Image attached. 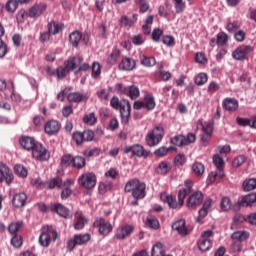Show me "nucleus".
<instances>
[{
    "mask_svg": "<svg viewBox=\"0 0 256 256\" xmlns=\"http://www.w3.org/2000/svg\"><path fill=\"white\" fill-rule=\"evenodd\" d=\"M78 68L80 71L87 72L90 66L87 63L83 64V58L81 56H74V58H69L64 62V66H59L56 70V76L59 80H64L71 72Z\"/></svg>",
    "mask_w": 256,
    "mask_h": 256,
    "instance_id": "obj_1",
    "label": "nucleus"
},
{
    "mask_svg": "<svg viewBox=\"0 0 256 256\" xmlns=\"http://www.w3.org/2000/svg\"><path fill=\"white\" fill-rule=\"evenodd\" d=\"M186 188H183L182 190H179L178 193V202L176 201L173 196H170L166 192H163L160 196L161 200L163 202H167L168 206L170 208L176 209V208H181V206H184V200L188 194H190L192 190V182L191 180H186L185 182Z\"/></svg>",
    "mask_w": 256,
    "mask_h": 256,
    "instance_id": "obj_2",
    "label": "nucleus"
},
{
    "mask_svg": "<svg viewBox=\"0 0 256 256\" xmlns=\"http://www.w3.org/2000/svg\"><path fill=\"white\" fill-rule=\"evenodd\" d=\"M125 192H131L134 198L140 200L146 196V184L145 182H140V180L134 178L127 182Z\"/></svg>",
    "mask_w": 256,
    "mask_h": 256,
    "instance_id": "obj_3",
    "label": "nucleus"
},
{
    "mask_svg": "<svg viewBox=\"0 0 256 256\" xmlns=\"http://www.w3.org/2000/svg\"><path fill=\"white\" fill-rule=\"evenodd\" d=\"M164 128L163 126H155L151 132L146 136V142L148 146H157L163 140L164 137Z\"/></svg>",
    "mask_w": 256,
    "mask_h": 256,
    "instance_id": "obj_4",
    "label": "nucleus"
},
{
    "mask_svg": "<svg viewBox=\"0 0 256 256\" xmlns=\"http://www.w3.org/2000/svg\"><path fill=\"white\" fill-rule=\"evenodd\" d=\"M51 236L54 241H56L58 238L57 232L53 230L51 226H44L39 236V243L41 244V246H49L51 242Z\"/></svg>",
    "mask_w": 256,
    "mask_h": 256,
    "instance_id": "obj_5",
    "label": "nucleus"
},
{
    "mask_svg": "<svg viewBox=\"0 0 256 256\" xmlns=\"http://www.w3.org/2000/svg\"><path fill=\"white\" fill-rule=\"evenodd\" d=\"M78 183L80 186H83V188L91 190L92 188H95L97 184V176L94 172H86L78 178Z\"/></svg>",
    "mask_w": 256,
    "mask_h": 256,
    "instance_id": "obj_6",
    "label": "nucleus"
},
{
    "mask_svg": "<svg viewBox=\"0 0 256 256\" xmlns=\"http://www.w3.org/2000/svg\"><path fill=\"white\" fill-rule=\"evenodd\" d=\"M213 163L216 166L217 172H211L210 173V182H215L217 176H219V178H223L225 176L224 174V160L221 156H219V154H215L213 156Z\"/></svg>",
    "mask_w": 256,
    "mask_h": 256,
    "instance_id": "obj_7",
    "label": "nucleus"
},
{
    "mask_svg": "<svg viewBox=\"0 0 256 256\" xmlns=\"http://www.w3.org/2000/svg\"><path fill=\"white\" fill-rule=\"evenodd\" d=\"M15 86H14V82H12V80H8V82L6 80H0V91L1 92H9L11 94L10 98L12 100V102H16L19 103L21 102L22 98L20 96V94H16L14 92Z\"/></svg>",
    "mask_w": 256,
    "mask_h": 256,
    "instance_id": "obj_8",
    "label": "nucleus"
},
{
    "mask_svg": "<svg viewBox=\"0 0 256 256\" xmlns=\"http://www.w3.org/2000/svg\"><path fill=\"white\" fill-rule=\"evenodd\" d=\"M196 140H197L196 134H193L192 132H190L187 137L183 135L174 136L171 142L172 144H174V146H187L188 144H193L194 142H196Z\"/></svg>",
    "mask_w": 256,
    "mask_h": 256,
    "instance_id": "obj_9",
    "label": "nucleus"
},
{
    "mask_svg": "<svg viewBox=\"0 0 256 256\" xmlns=\"http://www.w3.org/2000/svg\"><path fill=\"white\" fill-rule=\"evenodd\" d=\"M33 158L36 160H49L50 153L46 148L43 146V144L36 143L34 140V149H33Z\"/></svg>",
    "mask_w": 256,
    "mask_h": 256,
    "instance_id": "obj_10",
    "label": "nucleus"
},
{
    "mask_svg": "<svg viewBox=\"0 0 256 256\" xmlns=\"http://www.w3.org/2000/svg\"><path fill=\"white\" fill-rule=\"evenodd\" d=\"M5 180L6 184H12L14 180V174L10 170L9 166H6L4 162H0V183Z\"/></svg>",
    "mask_w": 256,
    "mask_h": 256,
    "instance_id": "obj_11",
    "label": "nucleus"
},
{
    "mask_svg": "<svg viewBox=\"0 0 256 256\" xmlns=\"http://www.w3.org/2000/svg\"><path fill=\"white\" fill-rule=\"evenodd\" d=\"M120 114L123 124H129V119L131 117V104L129 100H122L120 102Z\"/></svg>",
    "mask_w": 256,
    "mask_h": 256,
    "instance_id": "obj_12",
    "label": "nucleus"
},
{
    "mask_svg": "<svg viewBox=\"0 0 256 256\" xmlns=\"http://www.w3.org/2000/svg\"><path fill=\"white\" fill-rule=\"evenodd\" d=\"M253 52L252 46H240L239 48H236L234 52L232 53V57L234 60H246L248 54Z\"/></svg>",
    "mask_w": 256,
    "mask_h": 256,
    "instance_id": "obj_13",
    "label": "nucleus"
},
{
    "mask_svg": "<svg viewBox=\"0 0 256 256\" xmlns=\"http://www.w3.org/2000/svg\"><path fill=\"white\" fill-rule=\"evenodd\" d=\"M253 204H256V192L243 196L242 200L234 204V209L239 210L241 206H253Z\"/></svg>",
    "mask_w": 256,
    "mask_h": 256,
    "instance_id": "obj_14",
    "label": "nucleus"
},
{
    "mask_svg": "<svg viewBox=\"0 0 256 256\" xmlns=\"http://www.w3.org/2000/svg\"><path fill=\"white\" fill-rule=\"evenodd\" d=\"M48 8V5L45 4L44 2H41L40 4H35L30 8L28 16L29 18H39L46 12Z\"/></svg>",
    "mask_w": 256,
    "mask_h": 256,
    "instance_id": "obj_15",
    "label": "nucleus"
},
{
    "mask_svg": "<svg viewBox=\"0 0 256 256\" xmlns=\"http://www.w3.org/2000/svg\"><path fill=\"white\" fill-rule=\"evenodd\" d=\"M94 226L99 228L100 234H103L104 236H106L113 230L112 224H110L109 222H105V218H98L97 220H95Z\"/></svg>",
    "mask_w": 256,
    "mask_h": 256,
    "instance_id": "obj_16",
    "label": "nucleus"
},
{
    "mask_svg": "<svg viewBox=\"0 0 256 256\" xmlns=\"http://www.w3.org/2000/svg\"><path fill=\"white\" fill-rule=\"evenodd\" d=\"M129 152H132L134 156H138L139 158L149 155V152L144 150V147L140 144H135L134 146H125L124 153L128 154Z\"/></svg>",
    "mask_w": 256,
    "mask_h": 256,
    "instance_id": "obj_17",
    "label": "nucleus"
},
{
    "mask_svg": "<svg viewBox=\"0 0 256 256\" xmlns=\"http://www.w3.org/2000/svg\"><path fill=\"white\" fill-rule=\"evenodd\" d=\"M203 192H194L187 200L188 208H197L203 202Z\"/></svg>",
    "mask_w": 256,
    "mask_h": 256,
    "instance_id": "obj_18",
    "label": "nucleus"
},
{
    "mask_svg": "<svg viewBox=\"0 0 256 256\" xmlns=\"http://www.w3.org/2000/svg\"><path fill=\"white\" fill-rule=\"evenodd\" d=\"M75 180H66V182H63V180H61V186H59V188H62V192H61V198L62 200H66L67 198H69V196H71V194H73V190H71V188L69 187V185L74 184Z\"/></svg>",
    "mask_w": 256,
    "mask_h": 256,
    "instance_id": "obj_19",
    "label": "nucleus"
},
{
    "mask_svg": "<svg viewBox=\"0 0 256 256\" xmlns=\"http://www.w3.org/2000/svg\"><path fill=\"white\" fill-rule=\"evenodd\" d=\"M89 220L85 216H83V212L77 211L75 212V230H82L86 224H88Z\"/></svg>",
    "mask_w": 256,
    "mask_h": 256,
    "instance_id": "obj_20",
    "label": "nucleus"
},
{
    "mask_svg": "<svg viewBox=\"0 0 256 256\" xmlns=\"http://www.w3.org/2000/svg\"><path fill=\"white\" fill-rule=\"evenodd\" d=\"M222 106L225 110H228V112H236L239 108V102L236 98H226Z\"/></svg>",
    "mask_w": 256,
    "mask_h": 256,
    "instance_id": "obj_21",
    "label": "nucleus"
},
{
    "mask_svg": "<svg viewBox=\"0 0 256 256\" xmlns=\"http://www.w3.org/2000/svg\"><path fill=\"white\" fill-rule=\"evenodd\" d=\"M134 68H136V62L132 58H123L119 64V69L126 72H131Z\"/></svg>",
    "mask_w": 256,
    "mask_h": 256,
    "instance_id": "obj_22",
    "label": "nucleus"
},
{
    "mask_svg": "<svg viewBox=\"0 0 256 256\" xmlns=\"http://www.w3.org/2000/svg\"><path fill=\"white\" fill-rule=\"evenodd\" d=\"M61 128V124L60 122H58L57 120H50V122H47V124L45 125V132L46 134H57V132H59Z\"/></svg>",
    "mask_w": 256,
    "mask_h": 256,
    "instance_id": "obj_23",
    "label": "nucleus"
},
{
    "mask_svg": "<svg viewBox=\"0 0 256 256\" xmlns=\"http://www.w3.org/2000/svg\"><path fill=\"white\" fill-rule=\"evenodd\" d=\"M51 210H53V212H57V214H59V216H62L63 218H69L70 216L69 208L60 203L53 204L51 206Z\"/></svg>",
    "mask_w": 256,
    "mask_h": 256,
    "instance_id": "obj_24",
    "label": "nucleus"
},
{
    "mask_svg": "<svg viewBox=\"0 0 256 256\" xmlns=\"http://www.w3.org/2000/svg\"><path fill=\"white\" fill-rule=\"evenodd\" d=\"M133 230V226H122V228H119V230L117 231L116 238H118V240H125V238H128V236L132 234Z\"/></svg>",
    "mask_w": 256,
    "mask_h": 256,
    "instance_id": "obj_25",
    "label": "nucleus"
},
{
    "mask_svg": "<svg viewBox=\"0 0 256 256\" xmlns=\"http://www.w3.org/2000/svg\"><path fill=\"white\" fill-rule=\"evenodd\" d=\"M26 200L27 194L20 192L19 194H15V196H13L12 203L15 208H21L22 206H25Z\"/></svg>",
    "mask_w": 256,
    "mask_h": 256,
    "instance_id": "obj_26",
    "label": "nucleus"
},
{
    "mask_svg": "<svg viewBox=\"0 0 256 256\" xmlns=\"http://www.w3.org/2000/svg\"><path fill=\"white\" fill-rule=\"evenodd\" d=\"M20 144L22 148H24L25 150H32V155H33L34 147H35L34 138H31L30 136H23L20 139Z\"/></svg>",
    "mask_w": 256,
    "mask_h": 256,
    "instance_id": "obj_27",
    "label": "nucleus"
},
{
    "mask_svg": "<svg viewBox=\"0 0 256 256\" xmlns=\"http://www.w3.org/2000/svg\"><path fill=\"white\" fill-rule=\"evenodd\" d=\"M186 222L184 219L177 220L172 224L173 230H176L182 236H186L188 234V230L185 226Z\"/></svg>",
    "mask_w": 256,
    "mask_h": 256,
    "instance_id": "obj_28",
    "label": "nucleus"
},
{
    "mask_svg": "<svg viewBox=\"0 0 256 256\" xmlns=\"http://www.w3.org/2000/svg\"><path fill=\"white\" fill-rule=\"evenodd\" d=\"M4 34H5V28L4 26H2V24H0V58H4L6 54H8V46L2 40Z\"/></svg>",
    "mask_w": 256,
    "mask_h": 256,
    "instance_id": "obj_29",
    "label": "nucleus"
},
{
    "mask_svg": "<svg viewBox=\"0 0 256 256\" xmlns=\"http://www.w3.org/2000/svg\"><path fill=\"white\" fill-rule=\"evenodd\" d=\"M212 244H213L212 240H207V238L203 236V233H202L200 240L198 242V247L200 248V250L202 252H206L207 250H209V248H211Z\"/></svg>",
    "mask_w": 256,
    "mask_h": 256,
    "instance_id": "obj_30",
    "label": "nucleus"
},
{
    "mask_svg": "<svg viewBox=\"0 0 256 256\" xmlns=\"http://www.w3.org/2000/svg\"><path fill=\"white\" fill-rule=\"evenodd\" d=\"M88 96L86 94H79V92H71L68 94L69 102H83V100H87Z\"/></svg>",
    "mask_w": 256,
    "mask_h": 256,
    "instance_id": "obj_31",
    "label": "nucleus"
},
{
    "mask_svg": "<svg viewBox=\"0 0 256 256\" xmlns=\"http://www.w3.org/2000/svg\"><path fill=\"white\" fill-rule=\"evenodd\" d=\"M242 188L246 192L255 190L256 189V178H248V179L244 180V182L242 184Z\"/></svg>",
    "mask_w": 256,
    "mask_h": 256,
    "instance_id": "obj_32",
    "label": "nucleus"
},
{
    "mask_svg": "<svg viewBox=\"0 0 256 256\" xmlns=\"http://www.w3.org/2000/svg\"><path fill=\"white\" fill-rule=\"evenodd\" d=\"M231 238L232 240H238V242L242 244L244 240H247V238H249V234L244 230H238L237 232H233Z\"/></svg>",
    "mask_w": 256,
    "mask_h": 256,
    "instance_id": "obj_33",
    "label": "nucleus"
},
{
    "mask_svg": "<svg viewBox=\"0 0 256 256\" xmlns=\"http://www.w3.org/2000/svg\"><path fill=\"white\" fill-rule=\"evenodd\" d=\"M156 106L155 98L151 94H146L144 98V108L147 110H154Z\"/></svg>",
    "mask_w": 256,
    "mask_h": 256,
    "instance_id": "obj_34",
    "label": "nucleus"
},
{
    "mask_svg": "<svg viewBox=\"0 0 256 256\" xmlns=\"http://www.w3.org/2000/svg\"><path fill=\"white\" fill-rule=\"evenodd\" d=\"M86 164L87 162L84 156H75L73 158V167L77 168L78 170L85 168Z\"/></svg>",
    "mask_w": 256,
    "mask_h": 256,
    "instance_id": "obj_35",
    "label": "nucleus"
},
{
    "mask_svg": "<svg viewBox=\"0 0 256 256\" xmlns=\"http://www.w3.org/2000/svg\"><path fill=\"white\" fill-rule=\"evenodd\" d=\"M70 42L74 48H77L79 46V42H81L83 38V34L81 32H72L69 36Z\"/></svg>",
    "mask_w": 256,
    "mask_h": 256,
    "instance_id": "obj_36",
    "label": "nucleus"
},
{
    "mask_svg": "<svg viewBox=\"0 0 256 256\" xmlns=\"http://www.w3.org/2000/svg\"><path fill=\"white\" fill-rule=\"evenodd\" d=\"M152 256H165V250L161 242L154 244L151 252Z\"/></svg>",
    "mask_w": 256,
    "mask_h": 256,
    "instance_id": "obj_37",
    "label": "nucleus"
},
{
    "mask_svg": "<svg viewBox=\"0 0 256 256\" xmlns=\"http://www.w3.org/2000/svg\"><path fill=\"white\" fill-rule=\"evenodd\" d=\"M192 170L196 176H203L205 172V166L202 162H194L192 165Z\"/></svg>",
    "mask_w": 256,
    "mask_h": 256,
    "instance_id": "obj_38",
    "label": "nucleus"
},
{
    "mask_svg": "<svg viewBox=\"0 0 256 256\" xmlns=\"http://www.w3.org/2000/svg\"><path fill=\"white\" fill-rule=\"evenodd\" d=\"M23 222H11L8 226V231L13 236H16L17 232H19L20 228H22Z\"/></svg>",
    "mask_w": 256,
    "mask_h": 256,
    "instance_id": "obj_39",
    "label": "nucleus"
},
{
    "mask_svg": "<svg viewBox=\"0 0 256 256\" xmlns=\"http://www.w3.org/2000/svg\"><path fill=\"white\" fill-rule=\"evenodd\" d=\"M120 56H121L120 50L118 49L113 50L110 56L108 57V64H111V65L117 64Z\"/></svg>",
    "mask_w": 256,
    "mask_h": 256,
    "instance_id": "obj_40",
    "label": "nucleus"
},
{
    "mask_svg": "<svg viewBox=\"0 0 256 256\" xmlns=\"http://www.w3.org/2000/svg\"><path fill=\"white\" fill-rule=\"evenodd\" d=\"M231 207H232L231 199L228 196H224V198H222L220 202V208L224 212H228L229 210H231Z\"/></svg>",
    "mask_w": 256,
    "mask_h": 256,
    "instance_id": "obj_41",
    "label": "nucleus"
},
{
    "mask_svg": "<svg viewBox=\"0 0 256 256\" xmlns=\"http://www.w3.org/2000/svg\"><path fill=\"white\" fill-rule=\"evenodd\" d=\"M64 29V24H56V22H52L49 24V32L50 34L56 35Z\"/></svg>",
    "mask_w": 256,
    "mask_h": 256,
    "instance_id": "obj_42",
    "label": "nucleus"
},
{
    "mask_svg": "<svg viewBox=\"0 0 256 256\" xmlns=\"http://www.w3.org/2000/svg\"><path fill=\"white\" fill-rule=\"evenodd\" d=\"M147 224L150 228H153L154 230L160 228V222L158 218H156V216H148Z\"/></svg>",
    "mask_w": 256,
    "mask_h": 256,
    "instance_id": "obj_43",
    "label": "nucleus"
},
{
    "mask_svg": "<svg viewBox=\"0 0 256 256\" xmlns=\"http://www.w3.org/2000/svg\"><path fill=\"white\" fill-rule=\"evenodd\" d=\"M154 22V16H148L146 18V23L144 24V26H142V30L144 32V34H150L151 32V26Z\"/></svg>",
    "mask_w": 256,
    "mask_h": 256,
    "instance_id": "obj_44",
    "label": "nucleus"
},
{
    "mask_svg": "<svg viewBox=\"0 0 256 256\" xmlns=\"http://www.w3.org/2000/svg\"><path fill=\"white\" fill-rule=\"evenodd\" d=\"M91 240L90 234H76V244L83 245Z\"/></svg>",
    "mask_w": 256,
    "mask_h": 256,
    "instance_id": "obj_45",
    "label": "nucleus"
},
{
    "mask_svg": "<svg viewBox=\"0 0 256 256\" xmlns=\"http://www.w3.org/2000/svg\"><path fill=\"white\" fill-rule=\"evenodd\" d=\"M61 164L62 166L68 167V166H74V158L71 156V154H64L61 158Z\"/></svg>",
    "mask_w": 256,
    "mask_h": 256,
    "instance_id": "obj_46",
    "label": "nucleus"
},
{
    "mask_svg": "<svg viewBox=\"0 0 256 256\" xmlns=\"http://www.w3.org/2000/svg\"><path fill=\"white\" fill-rule=\"evenodd\" d=\"M14 170L16 174L19 176H22V178H26L28 176V170L25 168V166H22L21 164H16L14 166Z\"/></svg>",
    "mask_w": 256,
    "mask_h": 256,
    "instance_id": "obj_47",
    "label": "nucleus"
},
{
    "mask_svg": "<svg viewBox=\"0 0 256 256\" xmlns=\"http://www.w3.org/2000/svg\"><path fill=\"white\" fill-rule=\"evenodd\" d=\"M206 82H208V76L203 72L198 74V76L195 78V83L197 86H203L206 84Z\"/></svg>",
    "mask_w": 256,
    "mask_h": 256,
    "instance_id": "obj_48",
    "label": "nucleus"
},
{
    "mask_svg": "<svg viewBox=\"0 0 256 256\" xmlns=\"http://www.w3.org/2000/svg\"><path fill=\"white\" fill-rule=\"evenodd\" d=\"M84 123L88 124L89 126H93L97 122V118L94 114V112H91L90 114H86L83 118Z\"/></svg>",
    "mask_w": 256,
    "mask_h": 256,
    "instance_id": "obj_49",
    "label": "nucleus"
},
{
    "mask_svg": "<svg viewBox=\"0 0 256 256\" xmlns=\"http://www.w3.org/2000/svg\"><path fill=\"white\" fill-rule=\"evenodd\" d=\"M228 42V35L225 32H220L217 36L216 44L218 46H225Z\"/></svg>",
    "mask_w": 256,
    "mask_h": 256,
    "instance_id": "obj_50",
    "label": "nucleus"
},
{
    "mask_svg": "<svg viewBox=\"0 0 256 256\" xmlns=\"http://www.w3.org/2000/svg\"><path fill=\"white\" fill-rule=\"evenodd\" d=\"M169 150H177V148H175L174 146H171L170 148L161 146V148H158L157 150H155V155L160 156V157L166 156V154H168Z\"/></svg>",
    "mask_w": 256,
    "mask_h": 256,
    "instance_id": "obj_51",
    "label": "nucleus"
},
{
    "mask_svg": "<svg viewBox=\"0 0 256 256\" xmlns=\"http://www.w3.org/2000/svg\"><path fill=\"white\" fill-rule=\"evenodd\" d=\"M141 64H143V66H146L147 68H151L152 66H155L156 60L155 58H147L146 56H142Z\"/></svg>",
    "mask_w": 256,
    "mask_h": 256,
    "instance_id": "obj_52",
    "label": "nucleus"
},
{
    "mask_svg": "<svg viewBox=\"0 0 256 256\" xmlns=\"http://www.w3.org/2000/svg\"><path fill=\"white\" fill-rule=\"evenodd\" d=\"M7 12L13 13L17 10L18 8V2L17 0H9L5 6Z\"/></svg>",
    "mask_w": 256,
    "mask_h": 256,
    "instance_id": "obj_53",
    "label": "nucleus"
},
{
    "mask_svg": "<svg viewBox=\"0 0 256 256\" xmlns=\"http://www.w3.org/2000/svg\"><path fill=\"white\" fill-rule=\"evenodd\" d=\"M11 244L14 246V248H20L23 244V238L22 236H19L17 233L15 236L11 239Z\"/></svg>",
    "mask_w": 256,
    "mask_h": 256,
    "instance_id": "obj_54",
    "label": "nucleus"
},
{
    "mask_svg": "<svg viewBox=\"0 0 256 256\" xmlns=\"http://www.w3.org/2000/svg\"><path fill=\"white\" fill-rule=\"evenodd\" d=\"M101 74V64L99 62H94L92 64V77L97 78Z\"/></svg>",
    "mask_w": 256,
    "mask_h": 256,
    "instance_id": "obj_55",
    "label": "nucleus"
},
{
    "mask_svg": "<svg viewBox=\"0 0 256 256\" xmlns=\"http://www.w3.org/2000/svg\"><path fill=\"white\" fill-rule=\"evenodd\" d=\"M169 170H171V166L168 162H161L158 166V172H160V174H167Z\"/></svg>",
    "mask_w": 256,
    "mask_h": 256,
    "instance_id": "obj_56",
    "label": "nucleus"
},
{
    "mask_svg": "<svg viewBox=\"0 0 256 256\" xmlns=\"http://www.w3.org/2000/svg\"><path fill=\"white\" fill-rule=\"evenodd\" d=\"M135 2L140 7V12H148L150 6L146 0H135Z\"/></svg>",
    "mask_w": 256,
    "mask_h": 256,
    "instance_id": "obj_57",
    "label": "nucleus"
},
{
    "mask_svg": "<svg viewBox=\"0 0 256 256\" xmlns=\"http://www.w3.org/2000/svg\"><path fill=\"white\" fill-rule=\"evenodd\" d=\"M140 94V90L139 88H136V86H131L130 90H129V97L131 98V100H135L138 98Z\"/></svg>",
    "mask_w": 256,
    "mask_h": 256,
    "instance_id": "obj_58",
    "label": "nucleus"
},
{
    "mask_svg": "<svg viewBox=\"0 0 256 256\" xmlns=\"http://www.w3.org/2000/svg\"><path fill=\"white\" fill-rule=\"evenodd\" d=\"M163 34H164L163 30H161L160 28H156L152 32V40H154V42H159V40H160L161 36H163Z\"/></svg>",
    "mask_w": 256,
    "mask_h": 256,
    "instance_id": "obj_59",
    "label": "nucleus"
},
{
    "mask_svg": "<svg viewBox=\"0 0 256 256\" xmlns=\"http://www.w3.org/2000/svg\"><path fill=\"white\" fill-rule=\"evenodd\" d=\"M84 142H91L95 138L93 130H84L83 132Z\"/></svg>",
    "mask_w": 256,
    "mask_h": 256,
    "instance_id": "obj_60",
    "label": "nucleus"
},
{
    "mask_svg": "<svg viewBox=\"0 0 256 256\" xmlns=\"http://www.w3.org/2000/svg\"><path fill=\"white\" fill-rule=\"evenodd\" d=\"M47 186L51 189L55 188V186H58L60 188V186H62V180L61 178H53L47 183Z\"/></svg>",
    "mask_w": 256,
    "mask_h": 256,
    "instance_id": "obj_61",
    "label": "nucleus"
},
{
    "mask_svg": "<svg viewBox=\"0 0 256 256\" xmlns=\"http://www.w3.org/2000/svg\"><path fill=\"white\" fill-rule=\"evenodd\" d=\"M83 154L86 158H92L93 156H99L100 152L98 148H92V150H84Z\"/></svg>",
    "mask_w": 256,
    "mask_h": 256,
    "instance_id": "obj_62",
    "label": "nucleus"
},
{
    "mask_svg": "<svg viewBox=\"0 0 256 256\" xmlns=\"http://www.w3.org/2000/svg\"><path fill=\"white\" fill-rule=\"evenodd\" d=\"M174 162L176 166H183L186 162V156L184 154H178L175 157Z\"/></svg>",
    "mask_w": 256,
    "mask_h": 256,
    "instance_id": "obj_63",
    "label": "nucleus"
},
{
    "mask_svg": "<svg viewBox=\"0 0 256 256\" xmlns=\"http://www.w3.org/2000/svg\"><path fill=\"white\" fill-rule=\"evenodd\" d=\"M73 139L76 144H82L84 142V132H74Z\"/></svg>",
    "mask_w": 256,
    "mask_h": 256,
    "instance_id": "obj_64",
    "label": "nucleus"
}]
</instances>
